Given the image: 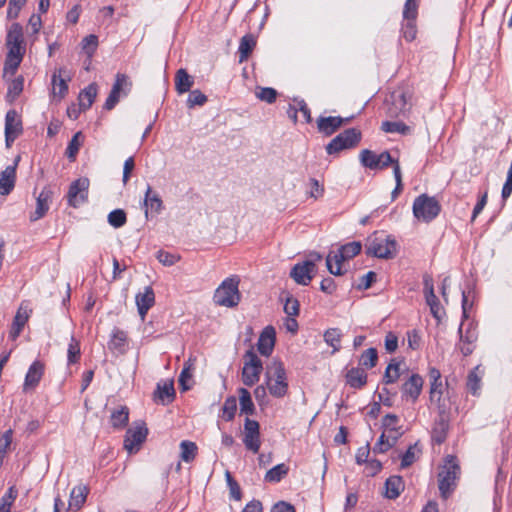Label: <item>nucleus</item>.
<instances>
[{
    "mask_svg": "<svg viewBox=\"0 0 512 512\" xmlns=\"http://www.w3.org/2000/svg\"><path fill=\"white\" fill-rule=\"evenodd\" d=\"M398 247L394 236L376 232L367 239L366 253L379 259H392L397 255Z\"/></svg>",
    "mask_w": 512,
    "mask_h": 512,
    "instance_id": "f257e3e1",
    "label": "nucleus"
},
{
    "mask_svg": "<svg viewBox=\"0 0 512 512\" xmlns=\"http://www.w3.org/2000/svg\"><path fill=\"white\" fill-rule=\"evenodd\" d=\"M265 384L275 398H283L288 392L286 370L281 361L273 359L266 367Z\"/></svg>",
    "mask_w": 512,
    "mask_h": 512,
    "instance_id": "f03ea898",
    "label": "nucleus"
},
{
    "mask_svg": "<svg viewBox=\"0 0 512 512\" xmlns=\"http://www.w3.org/2000/svg\"><path fill=\"white\" fill-rule=\"evenodd\" d=\"M459 475L460 467L456 457L448 455L438 474V488L443 499H448L453 493Z\"/></svg>",
    "mask_w": 512,
    "mask_h": 512,
    "instance_id": "7ed1b4c3",
    "label": "nucleus"
},
{
    "mask_svg": "<svg viewBox=\"0 0 512 512\" xmlns=\"http://www.w3.org/2000/svg\"><path fill=\"white\" fill-rule=\"evenodd\" d=\"M441 211V205L434 196L421 194L417 196L412 205L413 216L417 221L430 223Z\"/></svg>",
    "mask_w": 512,
    "mask_h": 512,
    "instance_id": "20e7f679",
    "label": "nucleus"
},
{
    "mask_svg": "<svg viewBox=\"0 0 512 512\" xmlns=\"http://www.w3.org/2000/svg\"><path fill=\"white\" fill-rule=\"evenodd\" d=\"M361 139V133L356 128H349L334 137L327 145L326 152L329 155L337 154L342 150L350 149L357 145Z\"/></svg>",
    "mask_w": 512,
    "mask_h": 512,
    "instance_id": "39448f33",
    "label": "nucleus"
},
{
    "mask_svg": "<svg viewBox=\"0 0 512 512\" xmlns=\"http://www.w3.org/2000/svg\"><path fill=\"white\" fill-rule=\"evenodd\" d=\"M148 429L143 421L134 422L126 431L124 448L130 453H136L146 440Z\"/></svg>",
    "mask_w": 512,
    "mask_h": 512,
    "instance_id": "423d86ee",
    "label": "nucleus"
},
{
    "mask_svg": "<svg viewBox=\"0 0 512 512\" xmlns=\"http://www.w3.org/2000/svg\"><path fill=\"white\" fill-rule=\"evenodd\" d=\"M262 371L263 364L259 357L253 352H247L242 369L243 383L247 386L254 385L259 381Z\"/></svg>",
    "mask_w": 512,
    "mask_h": 512,
    "instance_id": "0eeeda50",
    "label": "nucleus"
},
{
    "mask_svg": "<svg viewBox=\"0 0 512 512\" xmlns=\"http://www.w3.org/2000/svg\"><path fill=\"white\" fill-rule=\"evenodd\" d=\"M359 159L364 167L373 170L383 169L391 164L394 166L396 163H398L392 158L388 151L377 154L369 149L362 150Z\"/></svg>",
    "mask_w": 512,
    "mask_h": 512,
    "instance_id": "6e6552de",
    "label": "nucleus"
},
{
    "mask_svg": "<svg viewBox=\"0 0 512 512\" xmlns=\"http://www.w3.org/2000/svg\"><path fill=\"white\" fill-rule=\"evenodd\" d=\"M410 96L403 89L394 90L386 99L388 115L398 117L404 115L410 108Z\"/></svg>",
    "mask_w": 512,
    "mask_h": 512,
    "instance_id": "1a4fd4ad",
    "label": "nucleus"
},
{
    "mask_svg": "<svg viewBox=\"0 0 512 512\" xmlns=\"http://www.w3.org/2000/svg\"><path fill=\"white\" fill-rule=\"evenodd\" d=\"M89 179L79 178L73 181L67 194L68 204L74 208L84 204L88 199Z\"/></svg>",
    "mask_w": 512,
    "mask_h": 512,
    "instance_id": "9d476101",
    "label": "nucleus"
},
{
    "mask_svg": "<svg viewBox=\"0 0 512 512\" xmlns=\"http://www.w3.org/2000/svg\"><path fill=\"white\" fill-rule=\"evenodd\" d=\"M423 293L431 314L435 319L440 320L444 315V310L435 295L433 278L428 274L423 276Z\"/></svg>",
    "mask_w": 512,
    "mask_h": 512,
    "instance_id": "9b49d317",
    "label": "nucleus"
},
{
    "mask_svg": "<svg viewBox=\"0 0 512 512\" xmlns=\"http://www.w3.org/2000/svg\"><path fill=\"white\" fill-rule=\"evenodd\" d=\"M6 46L8 48V52L25 55L26 45L23 28L19 23H13L8 29L6 36Z\"/></svg>",
    "mask_w": 512,
    "mask_h": 512,
    "instance_id": "f8f14e48",
    "label": "nucleus"
},
{
    "mask_svg": "<svg viewBox=\"0 0 512 512\" xmlns=\"http://www.w3.org/2000/svg\"><path fill=\"white\" fill-rule=\"evenodd\" d=\"M243 443L248 450L258 453L261 445L259 423L249 417H246L244 423Z\"/></svg>",
    "mask_w": 512,
    "mask_h": 512,
    "instance_id": "ddd939ff",
    "label": "nucleus"
},
{
    "mask_svg": "<svg viewBox=\"0 0 512 512\" xmlns=\"http://www.w3.org/2000/svg\"><path fill=\"white\" fill-rule=\"evenodd\" d=\"M317 273L312 262H298L290 271V277L299 285H308Z\"/></svg>",
    "mask_w": 512,
    "mask_h": 512,
    "instance_id": "4468645a",
    "label": "nucleus"
},
{
    "mask_svg": "<svg viewBox=\"0 0 512 512\" xmlns=\"http://www.w3.org/2000/svg\"><path fill=\"white\" fill-rule=\"evenodd\" d=\"M32 313V309L29 307V303L27 301H23L14 317V320L11 325V329L9 332V338L11 340H16L18 336L20 335L22 329L24 328L25 324L27 323L30 314Z\"/></svg>",
    "mask_w": 512,
    "mask_h": 512,
    "instance_id": "2eb2a0df",
    "label": "nucleus"
},
{
    "mask_svg": "<svg viewBox=\"0 0 512 512\" xmlns=\"http://www.w3.org/2000/svg\"><path fill=\"white\" fill-rule=\"evenodd\" d=\"M276 341V330L273 326H266L258 339L257 349L262 356L269 357L275 346Z\"/></svg>",
    "mask_w": 512,
    "mask_h": 512,
    "instance_id": "dca6fc26",
    "label": "nucleus"
},
{
    "mask_svg": "<svg viewBox=\"0 0 512 512\" xmlns=\"http://www.w3.org/2000/svg\"><path fill=\"white\" fill-rule=\"evenodd\" d=\"M423 383V378L420 375L412 374L402 385V398L411 400L413 403L416 402L421 394Z\"/></svg>",
    "mask_w": 512,
    "mask_h": 512,
    "instance_id": "f3484780",
    "label": "nucleus"
},
{
    "mask_svg": "<svg viewBox=\"0 0 512 512\" xmlns=\"http://www.w3.org/2000/svg\"><path fill=\"white\" fill-rule=\"evenodd\" d=\"M43 374L44 364L40 361L33 362L26 373L23 392L33 391L38 386Z\"/></svg>",
    "mask_w": 512,
    "mask_h": 512,
    "instance_id": "a211bd4d",
    "label": "nucleus"
},
{
    "mask_svg": "<svg viewBox=\"0 0 512 512\" xmlns=\"http://www.w3.org/2000/svg\"><path fill=\"white\" fill-rule=\"evenodd\" d=\"M53 192L49 187H44L36 199V209L30 215L31 221H37L45 216L52 201Z\"/></svg>",
    "mask_w": 512,
    "mask_h": 512,
    "instance_id": "6ab92c4d",
    "label": "nucleus"
},
{
    "mask_svg": "<svg viewBox=\"0 0 512 512\" xmlns=\"http://www.w3.org/2000/svg\"><path fill=\"white\" fill-rule=\"evenodd\" d=\"M463 325L464 323L462 322L459 327V349L464 356H468L473 352V344L476 342L478 335L476 329L472 326V324H469L465 333H463Z\"/></svg>",
    "mask_w": 512,
    "mask_h": 512,
    "instance_id": "aec40b11",
    "label": "nucleus"
},
{
    "mask_svg": "<svg viewBox=\"0 0 512 512\" xmlns=\"http://www.w3.org/2000/svg\"><path fill=\"white\" fill-rule=\"evenodd\" d=\"M70 81V75L65 68H60L52 76V93L55 97L62 99L68 92L67 82Z\"/></svg>",
    "mask_w": 512,
    "mask_h": 512,
    "instance_id": "412c9836",
    "label": "nucleus"
},
{
    "mask_svg": "<svg viewBox=\"0 0 512 512\" xmlns=\"http://www.w3.org/2000/svg\"><path fill=\"white\" fill-rule=\"evenodd\" d=\"M348 120L349 118L344 119L340 116H320L317 119V128L320 133L330 136Z\"/></svg>",
    "mask_w": 512,
    "mask_h": 512,
    "instance_id": "4be33fe9",
    "label": "nucleus"
},
{
    "mask_svg": "<svg viewBox=\"0 0 512 512\" xmlns=\"http://www.w3.org/2000/svg\"><path fill=\"white\" fill-rule=\"evenodd\" d=\"M154 303L155 294L151 286L145 287L143 292H139L136 295V305L142 320L145 319L148 310L154 305Z\"/></svg>",
    "mask_w": 512,
    "mask_h": 512,
    "instance_id": "5701e85b",
    "label": "nucleus"
},
{
    "mask_svg": "<svg viewBox=\"0 0 512 512\" xmlns=\"http://www.w3.org/2000/svg\"><path fill=\"white\" fill-rule=\"evenodd\" d=\"M240 278L237 275L226 278V307H236L241 301Z\"/></svg>",
    "mask_w": 512,
    "mask_h": 512,
    "instance_id": "b1692460",
    "label": "nucleus"
},
{
    "mask_svg": "<svg viewBox=\"0 0 512 512\" xmlns=\"http://www.w3.org/2000/svg\"><path fill=\"white\" fill-rule=\"evenodd\" d=\"M348 260L344 254L338 248L337 250H332L326 257V266L328 271L335 275L340 276L344 274L342 270V263Z\"/></svg>",
    "mask_w": 512,
    "mask_h": 512,
    "instance_id": "393cba45",
    "label": "nucleus"
},
{
    "mask_svg": "<svg viewBox=\"0 0 512 512\" xmlns=\"http://www.w3.org/2000/svg\"><path fill=\"white\" fill-rule=\"evenodd\" d=\"M16 182L15 166H7L0 173V195H9L14 189Z\"/></svg>",
    "mask_w": 512,
    "mask_h": 512,
    "instance_id": "a878e982",
    "label": "nucleus"
},
{
    "mask_svg": "<svg viewBox=\"0 0 512 512\" xmlns=\"http://www.w3.org/2000/svg\"><path fill=\"white\" fill-rule=\"evenodd\" d=\"M398 421L399 418L395 414H387L382 419V425L385 433H387L389 437L396 442L403 434L402 427L398 425Z\"/></svg>",
    "mask_w": 512,
    "mask_h": 512,
    "instance_id": "bb28decb",
    "label": "nucleus"
},
{
    "mask_svg": "<svg viewBox=\"0 0 512 512\" xmlns=\"http://www.w3.org/2000/svg\"><path fill=\"white\" fill-rule=\"evenodd\" d=\"M144 205L146 207L145 214L148 217L149 211L154 213H159L162 210L163 202L159 196V194L152 190L151 186H147L145 197H144Z\"/></svg>",
    "mask_w": 512,
    "mask_h": 512,
    "instance_id": "cd10ccee",
    "label": "nucleus"
},
{
    "mask_svg": "<svg viewBox=\"0 0 512 512\" xmlns=\"http://www.w3.org/2000/svg\"><path fill=\"white\" fill-rule=\"evenodd\" d=\"M175 390L173 382H165L162 385L158 384L154 392V399L163 405L169 404L174 400Z\"/></svg>",
    "mask_w": 512,
    "mask_h": 512,
    "instance_id": "c85d7f7f",
    "label": "nucleus"
},
{
    "mask_svg": "<svg viewBox=\"0 0 512 512\" xmlns=\"http://www.w3.org/2000/svg\"><path fill=\"white\" fill-rule=\"evenodd\" d=\"M347 384L354 389H361L367 383V373L360 367L351 368L346 374Z\"/></svg>",
    "mask_w": 512,
    "mask_h": 512,
    "instance_id": "c756f323",
    "label": "nucleus"
},
{
    "mask_svg": "<svg viewBox=\"0 0 512 512\" xmlns=\"http://www.w3.org/2000/svg\"><path fill=\"white\" fill-rule=\"evenodd\" d=\"M89 488L86 485H78L74 487L70 493L69 508L79 510L86 501Z\"/></svg>",
    "mask_w": 512,
    "mask_h": 512,
    "instance_id": "7c9ffc66",
    "label": "nucleus"
},
{
    "mask_svg": "<svg viewBox=\"0 0 512 512\" xmlns=\"http://www.w3.org/2000/svg\"><path fill=\"white\" fill-rule=\"evenodd\" d=\"M194 85V78L188 74V72L181 68L176 72L175 75V89L179 94H184L190 91Z\"/></svg>",
    "mask_w": 512,
    "mask_h": 512,
    "instance_id": "2f4dec72",
    "label": "nucleus"
},
{
    "mask_svg": "<svg viewBox=\"0 0 512 512\" xmlns=\"http://www.w3.org/2000/svg\"><path fill=\"white\" fill-rule=\"evenodd\" d=\"M385 496L388 499H396L404 490V482L400 476H391L385 482Z\"/></svg>",
    "mask_w": 512,
    "mask_h": 512,
    "instance_id": "473e14b6",
    "label": "nucleus"
},
{
    "mask_svg": "<svg viewBox=\"0 0 512 512\" xmlns=\"http://www.w3.org/2000/svg\"><path fill=\"white\" fill-rule=\"evenodd\" d=\"M466 387L469 393H471L473 396H480L482 388V376L479 373L478 366L468 373Z\"/></svg>",
    "mask_w": 512,
    "mask_h": 512,
    "instance_id": "72a5a7b5",
    "label": "nucleus"
},
{
    "mask_svg": "<svg viewBox=\"0 0 512 512\" xmlns=\"http://www.w3.org/2000/svg\"><path fill=\"white\" fill-rule=\"evenodd\" d=\"M238 397L240 413L245 414L247 417L253 415L255 406L252 401L251 393L245 388H239Z\"/></svg>",
    "mask_w": 512,
    "mask_h": 512,
    "instance_id": "f704fd0d",
    "label": "nucleus"
},
{
    "mask_svg": "<svg viewBox=\"0 0 512 512\" xmlns=\"http://www.w3.org/2000/svg\"><path fill=\"white\" fill-rule=\"evenodd\" d=\"M22 121L15 110H9L5 117V133L20 135L22 133Z\"/></svg>",
    "mask_w": 512,
    "mask_h": 512,
    "instance_id": "c9c22d12",
    "label": "nucleus"
},
{
    "mask_svg": "<svg viewBox=\"0 0 512 512\" xmlns=\"http://www.w3.org/2000/svg\"><path fill=\"white\" fill-rule=\"evenodd\" d=\"M23 57L24 55L7 52L3 69V78H7L9 75L13 76L16 73L23 60Z\"/></svg>",
    "mask_w": 512,
    "mask_h": 512,
    "instance_id": "e433bc0d",
    "label": "nucleus"
},
{
    "mask_svg": "<svg viewBox=\"0 0 512 512\" xmlns=\"http://www.w3.org/2000/svg\"><path fill=\"white\" fill-rule=\"evenodd\" d=\"M97 96V85L92 83L88 85L80 94H79V106L82 110H87L93 104L95 98Z\"/></svg>",
    "mask_w": 512,
    "mask_h": 512,
    "instance_id": "4c0bfd02",
    "label": "nucleus"
},
{
    "mask_svg": "<svg viewBox=\"0 0 512 512\" xmlns=\"http://www.w3.org/2000/svg\"><path fill=\"white\" fill-rule=\"evenodd\" d=\"M256 46V39L252 34L244 35L238 47L239 61H245Z\"/></svg>",
    "mask_w": 512,
    "mask_h": 512,
    "instance_id": "58836bf2",
    "label": "nucleus"
},
{
    "mask_svg": "<svg viewBox=\"0 0 512 512\" xmlns=\"http://www.w3.org/2000/svg\"><path fill=\"white\" fill-rule=\"evenodd\" d=\"M129 420V410L126 406H121L111 413L110 421L114 428H123Z\"/></svg>",
    "mask_w": 512,
    "mask_h": 512,
    "instance_id": "ea45409f",
    "label": "nucleus"
},
{
    "mask_svg": "<svg viewBox=\"0 0 512 512\" xmlns=\"http://www.w3.org/2000/svg\"><path fill=\"white\" fill-rule=\"evenodd\" d=\"M288 471L289 468L284 463L278 464L266 472L265 481L270 483H278L284 476L287 475Z\"/></svg>",
    "mask_w": 512,
    "mask_h": 512,
    "instance_id": "a19ab883",
    "label": "nucleus"
},
{
    "mask_svg": "<svg viewBox=\"0 0 512 512\" xmlns=\"http://www.w3.org/2000/svg\"><path fill=\"white\" fill-rule=\"evenodd\" d=\"M381 128L386 133L406 135L410 132V127L401 121H384Z\"/></svg>",
    "mask_w": 512,
    "mask_h": 512,
    "instance_id": "79ce46f5",
    "label": "nucleus"
},
{
    "mask_svg": "<svg viewBox=\"0 0 512 512\" xmlns=\"http://www.w3.org/2000/svg\"><path fill=\"white\" fill-rule=\"evenodd\" d=\"M24 87V78L23 76H18L15 79L11 80L9 86L6 98L13 102L23 91Z\"/></svg>",
    "mask_w": 512,
    "mask_h": 512,
    "instance_id": "37998d69",
    "label": "nucleus"
},
{
    "mask_svg": "<svg viewBox=\"0 0 512 512\" xmlns=\"http://www.w3.org/2000/svg\"><path fill=\"white\" fill-rule=\"evenodd\" d=\"M180 458L184 462H190L192 461L197 453V446L194 442L184 440L180 443Z\"/></svg>",
    "mask_w": 512,
    "mask_h": 512,
    "instance_id": "c03bdc74",
    "label": "nucleus"
},
{
    "mask_svg": "<svg viewBox=\"0 0 512 512\" xmlns=\"http://www.w3.org/2000/svg\"><path fill=\"white\" fill-rule=\"evenodd\" d=\"M127 340V335L120 329H114L109 342V348L113 350L123 351Z\"/></svg>",
    "mask_w": 512,
    "mask_h": 512,
    "instance_id": "a18cd8bd",
    "label": "nucleus"
},
{
    "mask_svg": "<svg viewBox=\"0 0 512 512\" xmlns=\"http://www.w3.org/2000/svg\"><path fill=\"white\" fill-rule=\"evenodd\" d=\"M341 331L337 328H330L324 333V340L327 345L333 348V351L336 352L340 349V341H341Z\"/></svg>",
    "mask_w": 512,
    "mask_h": 512,
    "instance_id": "49530a36",
    "label": "nucleus"
},
{
    "mask_svg": "<svg viewBox=\"0 0 512 512\" xmlns=\"http://www.w3.org/2000/svg\"><path fill=\"white\" fill-rule=\"evenodd\" d=\"M130 87L131 82L128 80V77L125 74L117 73L111 91L117 93L119 96H121V92H123V94L126 95L127 92L130 90Z\"/></svg>",
    "mask_w": 512,
    "mask_h": 512,
    "instance_id": "de8ad7c7",
    "label": "nucleus"
},
{
    "mask_svg": "<svg viewBox=\"0 0 512 512\" xmlns=\"http://www.w3.org/2000/svg\"><path fill=\"white\" fill-rule=\"evenodd\" d=\"M401 376L400 364L391 362L386 367L383 380L386 384L395 383Z\"/></svg>",
    "mask_w": 512,
    "mask_h": 512,
    "instance_id": "09e8293b",
    "label": "nucleus"
},
{
    "mask_svg": "<svg viewBox=\"0 0 512 512\" xmlns=\"http://www.w3.org/2000/svg\"><path fill=\"white\" fill-rule=\"evenodd\" d=\"M226 486L229 489L230 500L240 501L242 499V492L239 484L232 478L229 472L226 471Z\"/></svg>",
    "mask_w": 512,
    "mask_h": 512,
    "instance_id": "8fccbe9b",
    "label": "nucleus"
},
{
    "mask_svg": "<svg viewBox=\"0 0 512 512\" xmlns=\"http://www.w3.org/2000/svg\"><path fill=\"white\" fill-rule=\"evenodd\" d=\"M82 140H83V135L81 132H77L74 134V136L70 140L68 147L66 149V155L69 159H71V160L75 159V157L79 151V148L82 144Z\"/></svg>",
    "mask_w": 512,
    "mask_h": 512,
    "instance_id": "3c124183",
    "label": "nucleus"
},
{
    "mask_svg": "<svg viewBox=\"0 0 512 512\" xmlns=\"http://www.w3.org/2000/svg\"><path fill=\"white\" fill-rule=\"evenodd\" d=\"M418 7V0H406L403 8V20H416Z\"/></svg>",
    "mask_w": 512,
    "mask_h": 512,
    "instance_id": "603ef678",
    "label": "nucleus"
},
{
    "mask_svg": "<svg viewBox=\"0 0 512 512\" xmlns=\"http://www.w3.org/2000/svg\"><path fill=\"white\" fill-rule=\"evenodd\" d=\"M377 350L375 348H369L363 352L360 357V364L365 368H373L377 362Z\"/></svg>",
    "mask_w": 512,
    "mask_h": 512,
    "instance_id": "864d4df0",
    "label": "nucleus"
},
{
    "mask_svg": "<svg viewBox=\"0 0 512 512\" xmlns=\"http://www.w3.org/2000/svg\"><path fill=\"white\" fill-rule=\"evenodd\" d=\"M98 47V38L96 35H88L82 40V49L88 58H91Z\"/></svg>",
    "mask_w": 512,
    "mask_h": 512,
    "instance_id": "5fc2aeb1",
    "label": "nucleus"
},
{
    "mask_svg": "<svg viewBox=\"0 0 512 512\" xmlns=\"http://www.w3.org/2000/svg\"><path fill=\"white\" fill-rule=\"evenodd\" d=\"M401 31L406 41H413L417 34L416 20H403Z\"/></svg>",
    "mask_w": 512,
    "mask_h": 512,
    "instance_id": "6e6d98bb",
    "label": "nucleus"
},
{
    "mask_svg": "<svg viewBox=\"0 0 512 512\" xmlns=\"http://www.w3.org/2000/svg\"><path fill=\"white\" fill-rule=\"evenodd\" d=\"M126 221V213L122 209L113 210L108 215L109 224L115 228L122 227Z\"/></svg>",
    "mask_w": 512,
    "mask_h": 512,
    "instance_id": "4d7b16f0",
    "label": "nucleus"
},
{
    "mask_svg": "<svg viewBox=\"0 0 512 512\" xmlns=\"http://www.w3.org/2000/svg\"><path fill=\"white\" fill-rule=\"evenodd\" d=\"M340 251L349 260L361 252L362 245L360 242L353 241L339 247Z\"/></svg>",
    "mask_w": 512,
    "mask_h": 512,
    "instance_id": "13d9d810",
    "label": "nucleus"
},
{
    "mask_svg": "<svg viewBox=\"0 0 512 512\" xmlns=\"http://www.w3.org/2000/svg\"><path fill=\"white\" fill-rule=\"evenodd\" d=\"M207 97L200 90H192L187 99V105L189 108H193L194 106H202L206 103Z\"/></svg>",
    "mask_w": 512,
    "mask_h": 512,
    "instance_id": "bf43d9fd",
    "label": "nucleus"
},
{
    "mask_svg": "<svg viewBox=\"0 0 512 512\" xmlns=\"http://www.w3.org/2000/svg\"><path fill=\"white\" fill-rule=\"evenodd\" d=\"M420 450L417 444L410 445L407 451L403 454L401 459V467L406 468L410 466L416 460V454L419 453Z\"/></svg>",
    "mask_w": 512,
    "mask_h": 512,
    "instance_id": "052dcab7",
    "label": "nucleus"
},
{
    "mask_svg": "<svg viewBox=\"0 0 512 512\" xmlns=\"http://www.w3.org/2000/svg\"><path fill=\"white\" fill-rule=\"evenodd\" d=\"M158 261L164 266H172L180 260V256L167 251L160 250L156 254Z\"/></svg>",
    "mask_w": 512,
    "mask_h": 512,
    "instance_id": "680f3d73",
    "label": "nucleus"
},
{
    "mask_svg": "<svg viewBox=\"0 0 512 512\" xmlns=\"http://www.w3.org/2000/svg\"><path fill=\"white\" fill-rule=\"evenodd\" d=\"M299 307H300V304L296 298H294L292 296H288L285 299L284 312L287 314V316H290V317L297 316L299 314Z\"/></svg>",
    "mask_w": 512,
    "mask_h": 512,
    "instance_id": "e2e57ef3",
    "label": "nucleus"
},
{
    "mask_svg": "<svg viewBox=\"0 0 512 512\" xmlns=\"http://www.w3.org/2000/svg\"><path fill=\"white\" fill-rule=\"evenodd\" d=\"M257 98L269 104L274 103L277 97V91L274 88L263 87L256 92Z\"/></svg>",
    "mask_w": 512,
    "mask_h": 512,
    "instance_id": "0e129e2a",
    "label": "nucleus"
},
{
    "mask_svg": "<svg viewBox=\"0 0 512 512\" xmlns=\"http://www.w3.org/2000/svg\"><path fill=\"white\" fill-rule=\"evenodd\" d=\"M80 357V346L79 342L72 337L68 347V363L73 364L79 360Z\"/></svg>",
    "mask_w": 512,
    "mask_h": 512,
    "instance_id": "69168bd1",
    "label": "nucleus"
},
{
    "mask_svg": "<svg viewBox=\"0 0 512 512\" xmlns=\"http://www.w3.org/2000/svg\"><path fill=\"white\" fill-rule=\"evenodd\" d=\"M26 0H10L7 10V18L15 19L18 17L21 8L25 5Z\"/></svg>",
    "mask_w": 512,
    "mask_h": 512,
    "instance_id": "338daca9",
    "label": "nucleus"
},
{
    "mask_svg": "<svg viewBox=\"0 0 512 512\" xmlns=\"http://www.w3.org/2000/svg\"><path fill=\"white\" fill-rule=\"evenodd\" d=\"M18 491L15 486H11L5 495L1 498L0 505L10 508L13 505L15 499L17 498Z\"/></svg>",
    "mask_w": 512,
    "mask_h": 512,
    "instance_id": "774afa93",
    "label": "nucleus"
}]
</instances>
